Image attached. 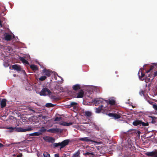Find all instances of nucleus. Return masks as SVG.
<instances>
[{"label":"nucleus","mask_w":157,"mask_h":157,"mask_svg":"<svg viewBox=\"0 0 157 157\" xmlns=\"http://www.w3.org/2000/svg\"><path fill=\"white\" fill-rule=\"evenodd\" d=\"M7 129L11 130L10 131V132H12L15 131L17 132H24L26 131H31L33 130V128L29 127L27 128H24L21 127L17 128L16 127H10L7 128Z\"/></svg>","instance_id":"obj_1"},{"label":"nucleus","mask_w":157,"mask_h":157,"mask_svg":"<svg viewBox=\"0 0 157 157\" xmlns=\"http://www.w3.org/2000/svg\"><path fill=\"white\" fill-rule=\"evenodd\" d=\"M70 141L68 139L62 141L61 142L58 143H54L53 144L54 148L59 147L60 149L64 147L65 146L67 145Z\"/></svg>","instance_id":"obj_2"},{"label":"nucleus","mask_w":157,"mask_h":157,"mask_svg":"<svg viewBox=\"0 0 157 157\" xmlns=\"http://www.w3.org/2000/svg\"><path fill=\"white\" fill-rule=\"evenodd\" d=\"M133 125L134 126L142 125L144 126H147L148 125V123H145L142 121L139 120H136L133 122Z\"/></svg>","instance_id":"obj_3"},{"label":"nucleus","mask_w":157,"mask_h":157,"mask_svg":"<svg viewBox=\"0 0 157 157\" xmlns=\"http://www.w3.org/2000/svg\"><path fill=\"white\" fill-rule=\"evenodd\" d=\"M51 94V91L46 88H43L40 91V94L41 96H46L48 95H50Z\"/></svg>","instance_id":"obj_4"},{"label":"nucleus","mask_w":157,"mask_h":157,"mask_svg":"<svg viewBox=\"0 0 157 157\" xmlns=\"http://www.w3.org/2000/svg\"><path fill=\"white\" fill-rule=\"evenodd\" d=\"M47 132L54 133H61L63 132V130L59 128H52L47 130Z\"/></svg>","instance_id":"obj_5"},{"label":"nucleus","mask_w":157,"mask_h":157,"mask_svg":"<svg viewBox=\"0 0 157 157\" xmlns=\"http://www.w3.org/2000/svg\"><path fill=\"white\" fill-rule=\"evenodd\" d=\"M42 74L46 75V77H50L52 73V72L49 69H44L42 71Z\"/></svg>","instance_id":"obj_6"},{"label":"nucleus","mask_w":157,"mask_h":157,"mask_svg":"<svg viewBox=\"0 0 157 157\" xmlns=\"http://www.w3.org/2000/svg\"><path fill=\"white\" fill-rule=\"evenodd\" d=\"M109 116L113 117L115 119H118L121 118V115L120 114H117L116 113H109L108 114Z\"/></svg>","instance_id":"obj_7"},{"label":"nucleus","mask_w":157,"mask_h":157,"mask_svg":"<svg viewBox=\"0 0 157 157\" xmlns=\"http://www.w3.org/2000/svg\"><path fill=\"white\" fill-rule=\"evenodd\" d=\"M43 139L45 141L48 142L53 143L55 141V139L53 137L46 136L43 137Z\"/></svg>","instance_id":"obj_8"},{"label":"nucleus","mask_w":157,"mask_h":157,"mask_svg":"<svg viewBox=\"0 0 157 157\" xmlns=\"http://www.w3.org/2000/svg\"><path fill=\"white\" fill-rule=\"evenodd\" d=\"M146 155L152 157H157V150H156L155 151L148 152L146 153Z\"/></svg>","instance_id":"obj_9"},{"label":"nucleus","mask_w":157,"mask_h":157,"mask_svg":"<svg viewBox=\"0 0 157 157\" xmlns=\"http://www.w3.org/2000/svg\"><path fill=\"white\" fill-rule=\"evenodd\" d=\"M138 75L142 81L144 80V77L146 76L144 73H143L141 70H140L139 71Z\"/></svg>","instance_id":"obj_10"},{"label":"nucleus","mask_w":157,"mask_h":157,"mask_svg":"<svg viewBox=\"0 0 157 157\" xmlns=\"http://www.w3.org/2000/svg\"><path fill=\"white\" fill-rule=\"evenodd\" d=\"M79 140L83 141H85L86 142H93L94 141L91 140L89 137H83V138H79L78 139Z\"/></svg>","instance_id":"obj_11"},{"label":"nucleus","mask_w":157,"mask_h":157,"mask_svg":"<svg viewBox=\"0 0 157 157\" xmlns=\"http://www.w3.org/2000/svg\"><path fill=\"white\" fill-rule=\"evenodd\" d=\"M104 101L102 98H99L94 99L93 100V102L95 104H98L100 103H102Z\"/></svg>","instance_id":"obj_12"},{"label":"nucleus","mask_w":157,"mask_h":157,"mask_svg":"<svg viewBox=\"0 0 157 157\" xmlns=\"http://www.w3.org/2000/svg\"><path fill=\"white\" fill-rule=\"evenodd\" d=\"M12 68L13 69L17 71H21V68L17 64H14L12 66Z\"/></svg>","instance_id":"obj_13"},{"label":"nucleus","mask_w":157,"mask_h":157,"mask_svg":"<svg viewBox=\"0 0 157 157\" xmlns=\"http://www.w3.org/2000/svg\"><path fill=\"white\" fill-rule=\"evenodd\" d=\"M77 96L75 97L77 98H82L83 97L84 95V92L82 90H81L80 91L77 93Z\"/></svg>","instance_id":"obj_14"},{"label":"nucleus","mask_w":157,"mask_h":157,"mask_svg":"<svg viewBox=\"0 0 157 157\" xmlns=\"http://www.w3.org/2000/svg\"><path fill=\"white\" fill-rule=\"evenodd\" d=\"M154 68H157V63H153V65H151L150 68L149 70L146 71V73H148L150 71L152 70Z\"/></svg>","instance_id":"obj_15"},{"label":"nucleus","mask_w":157,"mask_h":157,"mask_svg":"<svg viewBox=\"0 0 157 157\" xmlns=\"http://www.w3.org/2000/svg\"><path fill=\"white\" fill-rule=\"evenodd\" d=\"M103 105H101L98 108H95V112L97 113H99L101 112V111L102 110V108Z\"/></svg>","instance_id":"obj_16"},{"label":"nucleus","mask_w":157,"mask_h":157,"mask_svg":"<svg viewBox=\"0 0 157 157\" xmlns=\"http://www.w3.org/2000/svg\"><path fill=\"white\" fill-rule=\"evenodd\" d=\"M71 122L67 123L64 121H61L59 122V124L62 125L69 126L72 124Z\"/></svg>","instance_id":"obj_17"},{"label":"nucleus","mask_w":157,"mask_h":157,"mask_svg":"<svg viewBox=\"0 0 157 157\" xmlns=\"http://www.w3.org/2000/svg\"><path fill=\"white\" fill-rule=\"evenodd\" d=\"M106 103H108L110 105H114L116 103V101L114 99H109V101L105 100Z\"/></svg>","instance_id":"obj_18"},{"label":"nucleus","mask_w":157,"mask_h":157,"mask_svg":"<svg viewBox=\"0 0 157 157\" xmlns=\"http://www.w3.org/2000/svg\"><path fill=\"white\" fill-rule=\"evenodd\" d=\"M6 100L5 99H3L1 103V108H3L6 106Z\"/></svg>","instance_id":"obj_19"},{"label":"nucleus","mask_w":157,"mask_h":157,"mask_svg":"<svg viewBox=\"0 0 157 157\" xmlns=\"http://www.w3.org/2000/svg\"><path fill=\"white\" fill-rule=\"evenodd\" d=\"M72 88L74 90H77L81 89V86L79 84H76L73 85Z\"/></svg>","instance_id":"obj_20"},{"label":"nucleus","mask_w":157,"mask_h":157,"mask_svg":"<svg viewBox=\"0 0 157 157\" xmlns=\"http://www.w3.org/2000/svg\"><path fill=\"white\" fill-rule=\"evenodd\" d=\"M85 155L89 156V157H95V154L93 152H86L84 154Z\"/></svg>","instance_id":"obj_21"},{"label":"nucleus","mask_w":157,"mask_h":157,"mask_svg":"<svg viewBox=\"0 0 157 157\" xmlns=\"http://www.w3.org/2000/svg\"><path fill=\"white\" fill-rule=\"evenodd\" d=\"M42 134V133L40 132H35L29 134V136H39Z\"/></svg>","instance_id":"obj_22"},{"label":"nucleus","mask_w":157,"mask_h":157,"mask_svg":"<svg viewBox=\"0 0 157 157\" xmlns=\"http://www.w3.org/2000/svg\"><path fill=\"white\" fill-rule=\"evenodd\" d=\"M30 67L31 69L33 71H37L38 70V68L37 66L34 64H32L30 66Z\"/></svg>","instance_id":"obj_23"},{"label":"nucleus","mask_w":157,"mask_h":157,"mask_svg":"<svg viewBox=\"0 0 157 157\" xmlns=\"http://www.w3.org/2000/svg\"><path fill=\"white\" fill-rule=\"evenodd\" d=\"M20 60L24 64H28L29 63L26 60L24 57H20Z\"/></svg>","instance_id":"obj_24"},{"label":"nucleus","mask_w":157,"mask_h":157,"mask_svg":"<svg viewBox=\"0 0 157 157\" xmlns=\"http://www.w3.org/2000/svg\"><path fill=\"white\" fill-rule=\"evenodd\" d=\"M85 116L87 117L88 118L91 117L92 115V113L91 112L89 111H86L84 112Z\"/></svg>","instance_id":"obj_25"},{"label":"nucleus","mask_w":157,"mask_h":157,"mask_svg":"<svg viewBox=\"0 0 157 157\" xmlns=\"http://www.w3.org/2000/svg\"><path fill=\"white\" fill-rule=\"evenodd\" d=\"M144 80L145 82L146 83L150 82L151 80H152L151 78L147 75H146V77H144Z\"/></svg>","instance_id":"obj_26"},{"label":"nucleus","mask_w":157,"mask_h":157,"mask_svg":"<svg viewBox=\"0 0 157 157\" xmlns=\"http://www.w3.org/2000/svg\"><path fill=\"white\" fill-rule=\"evenodd\" d=\"M12 36L10 35L7 34L5 36V39L7 41L10 40Z\"/></svg>","instance_id":"obj_27"},{"label":"nucleus","mask_w":157,"mask_h":157,"mask_svg":"<svg viewBox=\"0 0 157 157\" xmlns=\"http://www.w3.org/2000/svg\"><path fill=\"white\" fill-rule=\"evenodd\" d=\"M46 78V76L45 75H43L40 77L39 78V80L40 81H43L45 80Z\"/></svg>","instance_id":"obj_28"},{"label":"nucleus","mask_w":157,"mask_h":157,"mask_svg":"<svg viewBox=\"0 0 157 157\" xmlns=\"http://www.w3.org/2000/svg\"><path fill=\"white\" fill-rule=\"evenodd\" d=\"M148 76L151 78V80H152L154 79V77L156 76H155V73L154 74L153 73H151L150 74L148 75Z\"/></svg>","instance_id":"obj_29"},{"label":"nucleus","mask_w":157,"mask_h":157,"mask_svg":"<svg viewBox=\"0 0 157 157\" xmlns=\"http://www.w3.org/2000/svg\"><path fill=\"white\" fill-rule=\"evenodd\" d=\"M80 153L79 151H78L73 154L72 157H78Z\"/></svg>","instance_id":"obj_30"},{"label":"nucleus","mask_w":157,"mask_h":157,"mask_svg":"<svg viewBox=\"0 0 157 157\" xmlns=\"http://www.w3.org/2000/svg\"><path fill=\"white\" fill-rule=\"evenodd\" d=\"M46 131H47V130L45 128V127L44 126H42L41 127V129L39 130V132L42 133Z\"/></svg>","instance_id":"obj_31"},{"label":"nucleus","mask_w":157,"mask_h":157,"mask_svg":"<svg viewBox=\"0 0 157 157\" xmlns=\"http://www.w3.org/2000/svg\"><path fill=\"white\" fill-rule=\"evenodd\" d=\"M77 104V103L75 102H72L70 103V105L71 106H73L74 107V108L75 107L76 108V105ZM75 109V108H74Z\"/></svg>","instance_id":"obj_32"},{"label":"nucleus","mask_w":157,"mask_h":157,"mask_svg":"<svg viewBox=\"0 0 157 157\" xmlns=\"http://www.w3.org/2000/svg\"><path fill=\"white\" fill-rule=\"evenodd\" d=\"M44 157H50V154L47 152L45 151L43 153Z\"/></svg>","instance_id":"obj_33"},{"label":"nucleus","mask_w":157,"mask_h":157,"mask_svg":"<svg viewBox=\"0 0 157 157\" xmlns=\"http://www.w3.org/2000/svg\"><path fill=\"white\" fill-rule=\"evenodd\" d=\"M46 106L47 107H52L54 106V105L51 103H47L46 104Z\"/></svg>","instance_id":"obj_34"},{"label":"nucleus","mask_w":157,"mask_h":157,"mask_svg":"<svg viewBox=\"0 0 157 157\" xmlns=\"http://www.w3.org/2000/svg\"><path fill=\"white\" fill-rule=\"evenodd\" d=\"M62 119L61 117H56L54 119L55 121H60Z\"/></svg>","instance_id":"obj_35"},{"label":"nucleus","mask_w":157,"mask_h":157,"mask_svg":"<svg viewBox=\"0 0 157 157\" xmlns=\"http://www.w3.org/2000/svg\"><path fill=\"white\" fill-rule=\"evenodd\" d=\"M153 107L155 110L157 111V104L156 103H155L153 105Z\"/></svg>","instance_id":"obj_36"},{"label":"nucleus","mask_w":157,"mask_h":157,"mask_svg":"<svg viewBox=\"0 0 157 157\" xmlns=\"http://www.w3.org/2000/svg\"><path fill=\"white\" fill-rule=\"evenodd\" d=\"M22 153H20L17 155V157H22Z\"/></svg>","instance_id":"obj_37"},{"label":"nucleus","mask_w":157,"mask_h":157,"mask_svg":"<svg viewBox=\"0 0 157 157\" xmlns=\"http://www.w3.org/2000/svg\"><path fill=\"white\" fill-rule=\"evenodd\" d=\"M52 98H53L54 100H57L58 99L55 96H52Z\"/></svg>","instance_id":"obj_38"},{"label":"nucleus","mask_w":157,"mask_h":157,"mask_svg":"<svg viewBox=\"0 0 157 157\" xmlns=\"http://www.w3.org/2000/svg\"><path fill=\"white\" fill-rule=\"evenodd\" d=\"M55 157H59V154H55Z\"/></svg>","instance_id":"obj_39"},{"label":"nucleus","mask_w":157,"mask_h":157,"mask_svg":"<svg viewBox=\"0 0 157 157\" xmlns=\"http://www.w3.org/2000/svg\"><path fill=\"white\" fill-rule=\"evenodd\" d=\"M4 146V145L1 143H0V147H3Z\"/></svg>","instance_id":"obj_40"},{"label":"nucleus","mask_w":157,"mask_h":157,"mask_svg":"<svg viewBox=\"0 0 157 157\" xmlns=\"http://www.w3.org/2000/svg\"><path fill=\"white\" fill-rule=\"evenodd\" d=\"M29 110L30 111H32V112H33V113H35V111L34 110H33V109H29Z\"/></svg>","instance_id":"obj_41"},{"label":"nucleus","mask_w":157,"mask_h":157,"mask_svg":"<svg viewBox=\"0 0 157 157\" xmlns=\"http://www.w3.org/2000/svg\"><path fill=\"white\" fill-rule=\"evenodd\" d=\"M0 26L1 27H2V22L0 20Z\"/></svg>","instance_id":"obj_42"},{"label":"nucleus","mask_w":157,"mask_h":157,"mask_svg":"<svg viewBox=\"0 0 157 157\" xmlns=\"http://www.w3.org/2000/svg\"><path fill=\"white\" fill-rule=\"evenodd\" d=\"M155 76H157V71L155 72Z\"/></svg>","instance_id":"obj_43"},{"label":"nucleus","mask_w":157,"mask_h":157,"mask_svg":"<svg viewBox=\"0 0 157 157\" xmlns=\"http://www.w3.org/2000/svg\"><path fill=\"white\" fill-rule=\"evenodd\" d=\"M151 117L152 118V119H153V117Z\"/></svg>","instance_id":"obj_44"},{"label":"nucleus","mask_w":157,"mask_h":157,"mask_svg":"<svg viewBox=\"0 0 157 157\" xmlns=\"http://www.w3.org/2000/svg\"><path fill=\"white\" fill-rule=\"evenodd\" d=\"M152 122L153 123V120L152 121Z\"/></svg>","instance_id":"obj_45"},{"label":"nucleus","mask_w":157,"mask_h":157,"mask_svg":"<svg viewBox=\"0 0 157 157\" xmlns=\"http://www.w3.org/2000/svg\"><path fill=\"white\" fill-rule=\"evenodd\" d=\"M116 72V73H117V71H116V72Z\"/></svg>","instance_id":"obj_46"}]
</instances>
